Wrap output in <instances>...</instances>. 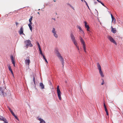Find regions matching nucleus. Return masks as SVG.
<instances>
[{
  "mask_svg": "<svg viewBox=\"0 0 123 123\" xmlns=\"http://www.w3.org/2000/svg\"><path fill=\"white\" fill-rule=\"evenodd\" d=\"M84 1L85 3H86H86H87L85 1V0H84Z\"/></svg>",
  "mask_w": 123,
  "mask_h": 123,
  "instance_id": "obj_49",
  "label": "nucleus"
},
{
  "mask_svg": "<svg viewBox=\"0 0 123 123\" xmlns=\"http://www.w3.org/2000/svg\"><path fill=\"white\" fill-rule=\"evenodd\" d=\"M8 109H9V110L10 111L11 110V108H10L9 107H8Z\"/></svg>",
  "mask_w": 123,
  "mask_h": 123,
  "instance_id": "obj_44",
  "label": "nucleus"
},
{
  "mask_svg": "<svg viewBox=\"0 0 123 123\" xmlns=\"http://www.w3.org/2000/svg\"><path fill=\"white\" fill-rule=\"evenodd\" d=\"M54 35L56 38H57L58 37V35L56 33L55 34H54Z\"/></svg>",
  "mask_w": 123,
  "mask_h": 123,
  "instance_id": "obj_24",
  "label": "nucleus"
},
{
  "mask_svg": "<svg viewBox=\"0 0 123 123\" xmlns=\"http://www.w3.org/2000/svg\"><path fill=\"white\" fill-rule=\"evenodd\" d=\"M70 7H71L72 8H73V9L74 10V7H73V6H70Z\"/></svg>",
  "mask_w": 123,
  "mask_h": 123,
  "instance_id": "obj_45",
  "label": "nucleus"
},
{
  "mask_svg": "<svg viewBox=\"0 0 123 123\" xmlns=\"http://www.w3.org/2000/svg\"><path fill=\"white\" fill-rule=\"evenodd\" d=\"M53 35L54 34H55V33H56V31L55 32L53 33Z\"/></svg>",
  "mask_w": 123,
  "mask_h": 123,
  "instance_id": "obj_46",
  "label": "nucleus"
},
{
  "mask_svg": "<svg viewBox=\"0 0 123 123\" xmlns=\"http://www.w3.org/2000/svg\"><path fill=\"white\" fill-rule=\"evenodd\" d=\"M25 62L26 64L29 66V64L30 62V57L29 56H28L26 58L25 60Z\"/></svg>",
  "mask_w": 123,
  "mask_h": 123,
  "instance_id": "obj_5",
  "label": "nucleus"
},
{
  "mask_svg": "<svg viewBox=\"0 0 123 123\" xmlns=\"http://www.w3.org/2000/svg\"><path fill=\"white\" fill-rule=\"evenodd\" d=\"M40 86L41 87V88L42 89H44V85L42 83H40Z\"/></svg>",
  "mask_w": 123,
  "mask_h": 123,
  "instance_id": "obj_13",
  "label": "nucleus"
},
{
  "mask_svg": "<svg viewBox=\"0 0 123 123\" xmlns=\"http://www.w3.org/2000/svg\"><path fill=\"white\" fill-rule=\"evenodd\" d=\"M12 115L14 116V117L16 115H15V114H14V112H13L12 113Z\"/></svg>",
  "mask_w": 123,
  "mask_h": 123,
  "instance_id": "obj_38",
  "label": "nucleus"
},
{
  "mask_svg": "<svg viewBox=\"0 0 123 123\" xmlns=\"http://www.w3.org/2000/svg\"><path fill=\"white\" fill-rule=\"evenodd\" d=\"M86 6H87L88 7V9L89 10H90V9L89 8V7L87 4V3H86Z\"/></svg>",
  "mask_w": 123,
  "mask_h": 123,
  "instance_id": "obj_31",
  "label": "nucleus"
},
{
  "mask_svg": "<svg viewBox=\"0 0 123 123\" xmlns=\"http://www.w3.org/2000/svg\"><path fill=\"white\" fill-rule=\"evenodd\" d=\"M33 81H34V84H35V78H34V77L33 78Z\"/></svg>",
  "mask_w": 123,
  "mask_h": 123,
  "instance_id": "obj_33",
  "label": "nucleus"
},
{
  "mask_svg": "<svg viewBox=\"0 0 123 123\" xmlns=\"http://www.w3.org/2000/svg\"><path fill=\"white\" fill-rule=\"evenodd\" d=\"M105 111L106 112V111H107V108H105Z\"/></svg>",
  "mask_w": 123,
  "mask_h": 123,
  "instance_id": "obj_40",
  "label": "nucleus"
},
{
  "mask_svg": "<svg viewBox=\"0 0 123 123\" xmlns=\"http://www.w3.org/2000/svg\"><path fill=\"white\" fill-rule=\"evenodd\" d=\"M74 45H75V46H76V48L78 49V50H79V47L78 46V44L77 43H76V44H74Z\"/></svg>",
  "mask_w": 123,
  "mask_h": 123,
  "instance_id": "obj_21",
  "label": "nucleus"
},
{
  "mask_svg": "<svg viewBox=\"0 0 123 123\" xmlns=\"http://www.w3.org/2000/svg\"><path fill=\"white\" fill-rule=\"evenodd\" d=\"M71 39L74 44H75L77 43L75 39V37L73 34H71L70 35Z\"/></svg>",
  "mask_w": 123,
  "mask_h": 123,
  "instance_id": "obj_8",
  "label": "nucleus"
},
{
  "mask_svg": "<svg viewBox=\"0 0 123 123\" xmlns=\"http://www.w3.org/2000/svg\"><path fill=\"white\" fill-rule=\"evenodd\" d=\"M4 88L0 87V95H3L4 96L5 95L4 94Z\"/></svg>",
  "mask_w": 123,
  "mask_h": 123,
  "instance_id": "obj_9",
  "label": "nucleus"
},
{
  "mask_svg": "<svg viewBox=\"0 0 123 123\" xmlns=\"http://www.w3.org/2000/svg\"><path fill=\"white\" fill-rule=\"evenodd\" d=\"M79 39L81 44L82 45L83 47L85 46V42L82 37L81 36H80L79 37Z\"/></svg>",
  "mask_w": 123,
  "mask_h": 123,
  "instance_id": "obj_7",
  "label": "nucleus"
},
{
  "mask_svg": "<svg viewBox=\"0 0 123 123\" xmlns=\"http://www.w3.org/2000/svg\"><path fill=\"white\" fill-rule=\"evenodd\" d=\"M77 27L81 31L80 32H81L82 31L83 33H84L82 29L80 26L77 25Z\"/></svg>",
  "mask_w": 123,
  "mask_h": 123,
  "instance_id": "obj_15",
  "label": "nucleus"
},
{
  "mask_svg": "<svg viewBox=\"0 0 123 123\" xmlns=\"http://www.w3.org/2000/svg\"><path fill=\"white\" fill-rule=\"evenodd\" d=\"M102 80L103 81L101 83V85H103L104 83V80L103 79H102Z\"/></svg>",
  "mask_w": 123,
  "mask_h": 123,
  "instance_id": "obj_29",
  "label": "nucleus"
},
{
  "mask_svg": "<svg viewBox=\"0 0 123 123\" xmlns=\"http://www.w3.org/2000/svg\"><path fill=\"white\" fill-rule=\"evenodd\" d=\"M111 15L112 18V21H114L115 22V19L114 17L113 16L112 14H111Z\"/></svg>",
  "mask_w": 123,
  "mask_h": 123,
  "instance_id": "obj_17",
  "label": "nucleus"
},
{
  "mask_svg": "<svg viewBox=\"0 0 123 123\" xmlns=\"http://www.w3.org/2000/svg\"><path fill=\"white\" fill-rule=\"evenodd\" d=\"M11 60L12 61V60H14V59H13V56H11Z\"/></svg>",
  "mask_w": 123,
  "mask_h": 123,
  "instance_id": "obj_28",
  "label": "nucleus"
},
{
  "mask_svg": "<svg viewBox=\"0 0 123 123\" xmlns=\"http://www.w3.org/2000/svg\"><path fill=\"white\" fill-rule=\"evenodd\" d=\"M106 114L107 115H109V114H108V111H106Z\"/></svg>",
  "mask_w": 123,
  "mask_h": 123,
  "instance_id": "obj_42",
  "label": "nucleus"
},
{
  "mask_svg": "<svg viewBox=\"0 0 123 123\" xmlns=\"http://www.w3.org/2000/svg\"><path fill=\"white\" fill-rule=\"evenodd\" d=\"M24 43L25 45V47L26 48H27L28 46L32 47L33 46V45L31 43V41L30 40H28L25 41H24Z\"/></svg>",
  "mask_w": 123,
  "mask_h": 123,
  "instance_id": "obj_2",
  "label": "nucleus"
},
{
  "mask_svg": "<svg viewBox=\"0 0 123 123\" xmlns=\"http://www.w3.org/2000/svg\"><path fill=\"white\" fill-rule=\"evenodd\" d=\"M42 55L43 56V58L44 59H46L44 56V55Z\"/></svg>",
  "mask_w": 123,
  "mask_h": 123,
  "instance_id": "obj_35",
  "label": "nucleus"
},
{
  "mask_svg": "<svg viewBox=\"0 0 123 123\" xmlns=\"http://www.w3.org/2000/svg\"><path fill=\"white\" fill-rule=\"evenodd\" d=\"M8 68L9 70L10 71H11V70H12L11 68V67L10 65H8Z\"/></svg>",
  "mask_w": 123,
  "mask_h": 123,
  "instance_id": "obj_22",
  "label": "nucleus"
},
{
  "mask_svg": "<svg viewBox=\"0 0 123 123\" xmlns=\"http://www.w3.org/2000/svg\"><path fill=\"white\" fill-rule=\"evenodd\" d=\"M39 49V50L40 51V54L42 55H43V53H42V50H41V48H40V49Z\"/></svg>",
  "mask_w": 123,
  "mask_h": 123,
  "instance_id": "obj_23",
  "label": "nucleus"
},
{
  "mask_svg": "<svg viewBox=\"0 0 123 123\" xmlns=\"http://www.w3.org/2000/svg\"><path fill=\"white\" fill-rule=\"evenodd\" d=\"M38 120L40 121V123H45V121L40 118H39Z\"/></svg>",
  "mask_w": 123,
  "mask_h": 123,
  "instance_id": "obj_14",
  "label": "nucleus"
},
{
  "mask_svg": "<svg viewBox=\"0 0 123 123\" xmlns=\"http://www.w3.org/2000/svg\"><path fill=\"white\" fill-rule=\"evenodd\" d=\"M68 5H69V6H71L70 4H68Z\"/></svg>",
  "mask_w": 123,
  "mask_h": 123,
  "instance_id": "obj_48",
  "label": "nucleus"
},
{
  "mask_svg": "<svg viewBox=\"0 0 123 123\" xmlns=\"http://www.w3.org/2000/svg\"><path fill=\"white\" fill-rule=\"evenodd\" d=\"M59 86H58L57 88V95L60 100H61L62 98L61 96V93L59 88Z\"/></svg>",
  "mask_w": 123,
  "mask_h": 123,
  "instance_id": "obj_4",
  "label": "nucleus"
},
{
  "mask_svg": "<svg viewBox=\"0 0 123 123\" xmlns=\"http://www.w3.org/2000/svg\"><path fill=\"white\" fill-rule=\"evenodd\" d=\"M36 43L37 44V45L38 46V48L39 49L41 48L40 46L39 43V42H36Z\"/></svg>",
  "mask_w": 123,
  "mask_h": 123,
  "instance_id": "obj_20",
  "label": "nucleus"
},
{
  "mask_svg": "<svg viewBox=\"0 0 123 123\" xmlns=\"http://www.w3.org/2000/svg\"><path fill=\"white\" fill-rule=\"evenodd\" d=\"M24 29L22 26L21 27L20 30L19 31V32L20 35L22 34H24L23 33Z\"/></svg>",
  "mask_w": 123,
  "mask_h": 123,
  "instance_id": "obj_10",
  "label": "nucleus"
},
{
  "mask_svg": "<svg viewBox=\"0 0 123 123\" xmlns=\"http://www.w3.org/2000/svg\"><path fill=\"white\" fill-rule=\"evenodd\" d=\"M5 122H4L3 123H8L7 120L6 119V120L5 121H4Z\"/></svg>",
  "mask_w": 123,
  "mask_h": 123,
  "instance_id": "obj_36",
  "label": "nucleus"
},
{
  "mask_svg": "<svg viewBox=\"0 0 123 123\" xmlns=\"http://www.w3.org/2000/svg\"><path fill=\"white\" fill-rule=\"evenodd\" d=\"M10 112H11V113L12 114V113L13 112V111H12L11 110L10 111Z\"/></svg>",
  "mask_w": 123,
  "mask_h": 123,
  "instance_id": "obj_43",
  "label": "nucleus"
},
{
  "mask_svg": "<svg viewBox=\"0 0 123 123\" xmlns=\"http://www.w3.org/2000/svg\"><path fill=\"white\" fill-rule=\"evenodd\" d=\"M55 52L56 54L57 55V56L60 60L62 63V64L63 66V64L64 63V59L62 58V57L60 53L59 52L58 49H56Z\"/></svg>",
  "mask_w": 123,
  "mask_h": 123,
  "instance_id": "obj_1",
  "label": "nucleus"
},
{
  "mask_svg": "<svg viewBox=\"0 0 123 123\" xmlns=\"http://www.w3.org/2000/svg\"><path fill=\"white\" fill-rule=\"evenodd\" d=\"M83 48L84 50V52L86 53V46H83Z\"/></svg>",
  "mask_w": 123,
  "mask_h": 123,
  "instance_id": "obj_26",
  "label": "nucleus"
},
{
  "mask_svg": "<svg viewBox=\"0 0 123 123\" xmlns=\"http://www.w3.org/2000/svg\"><path fill=\"white\" fill-rule=\"evenodd\" d=\"M56 31H55V29L54 28H53L52 30V32L53 33V32H55Z\"/></svg>",
  "mask_w": 123,
  "mask_h": 123,
  "instance_id": "obj_27",
  "label": "nucleus"
},
{
  "mask_svg": "<svg viewBox=\"0 0 123 123\" xmlns=\"http://www.w3.org/2000/svg\"><path fill=\"white\" fill-rule=\"evenodd\" d=\"M82 1H83L84 0H81Z\"/></svg>",
  "mask_w": 123,
  "mask_h": 123,
  "instance_id": "obj_53",
  "label": "nucleus"
},
{
  "mask_svg": "<svg viewBox=\"0 0 123 123\" xmlns=\"http://www.w3.org/2000/svg\"><path fill=\"white\" fill-rule=\"evenodd\" d=\"M85 23V25L86 28H87V30L88 31H89V29L90 28L89 26L87 25V23L86 21H85L84 22Z\"/></svg>",
  "mask_w": 123,
  "mask_h": 123,
  "instance_id": "obj_11",
  "label": "nucleus"
},
{
  "mask_svg": "<svg viewBox=\"0 0 123 123\" xmlns=\"http://www.w3.org/2000/svg\"><path fill=\"white\" fill-rule=\"evenodd\" d=\"M104 106L105 108H106V106L105 105V103H104Z\"/></svg>",
  "mask_w": 123,
  "mask_h": 123,
  "instance_id": "obj_41",
  "label": "nucleus"
},
{
  "mask_svg": "<svg viewBox=\"0 0 123 123\" xmlns=\"http://www.w3.org/2000/svg\"><path fill=\"white\" fill-rule=\"evenodd\" d=\"M45 61L47 62L46 64H48V62L47 61V59H44Z\"/></svg>",
  "mask_w": 123,
  "mask_h": 123,
  "instance_id": "obj_37",
  "label": "nucleus"
},
{
  "mask_svg": "<svg viewBox=\"0 0 123 123\" xmlns=\"http://www.w3.org/2000/svg\"><path fill=\"white\" fill-rule=\"evenodd\" d=\"M97 66L99 70V73L101 76L102 77H104V75L103 74V72L102 71L101 66L98 63H97Z\"/></svg>",
  "mask_w": 123,
  "mask_h": 123,
  "instance_id": "obj_3",
  "label": "nucleus"
},
{
  "mask_svg": "<svg viewBox=\"0 0 123 123\" xmlns=\"http://www.w3.org/2000/svg\"><path fill=\"white\" fill-rule=\"evenodd\" d=\"M97 1L99 3H100L103 6L105 7H106L104 5V4H103L102 2H101L99 0H97Z\"/></svg>",
  "mask_w": 123,
  "mask_h": 123,
  "instance_id": "obj_19",
  "label": "nucleus"
},
{
  "mask_svg": "<svg viewBox=\"0 0 123 123\" xmlns=\"http://www.w3.org/2000/svg\"><path fill=\"white\" fill-rule=\"evenodd\" d=\"M108 38L111 42L113 43L116 45H117V43L111 36H109L108 37Z\"/></svg>",
  "mask_w": 123,
  "mask_h": 123,
  "instance_id": "obj_6",
  "label": "nucleus"
},
{
  "mask_svg": "<svg viewBox=\"0 0 123 123\" xmlns=\"http://www.w3.org/2000/svg\"><path fill=\"white\" fill-rule=\"evenodd\" d=\"M28 26L29 27L30 30L32 31V27L31 25H30V24H28Z\"/></svg>",
  "mask_w": 123,
  "mask_h": 123,
  "instance_id": "obj_18",
  "label": "nucleus"
},
{
  "mask_svg": "<svg viewBox=\"0 0 123 123\" xmlns=\"http://www.w3.org/2000/svg\"><path fill=\"white\" fill-rule=\"evenodd\" d=\"M54 2H55V1H55V0H54Z\"/></svg>",
  "mask_w": 123,
  "mask_h": 123,
  "instance_id": "obj_52",
  "label": "nucleus"
},
{
  "mask_svg": "<svg viewBox=\"0 0 123 123\" xmlns=\"http://www.w3.org/2000/svg\"><path fill=\"white\" fill-rule=\"evenodd\" d=\"M10 71L11 72V73L12 74L13 76H14L13 74L12 70H11V71Z\"/></svg>",
  "mask_w": 123,
  "mask_h": 123,
  "instance_id": "obj_32",
  "label": "nucleus"
},
{
  "mask_svg": "<svg viewBox=\"0 0 123 123\" xmlns=\"http://www.w3.org/2000/svg\"><path fill=\"white\" fill-rule=\"evenodd\" d=\"M30 22V23L29 24H30V25H31L32 24V22Z\"/></svg>",
  "mask_w": 123,
  "mask_h": 123,
  "instance_id": "obj_39",
  "label": "nucleus"
},
{
  "mask_svg": "<svg viewBox=\"0 0 123 123\" xmlns=\"http://www.w3.org/2000/svg\"><path fill=\"white\" fill-rule=\"evenodd\" d=\"M111 31L113 33H115L116 32V30L114 28H113L112 26L111 27Z\"/></svg>",
  "mask_w": 123,
  "mask_h": 123,
  "instance_id": "obj_12",
  "label": "nucleus"
},
{
  "mask_svg": "<svg viewBox=\"0 0 123 123\" xmlns=\"http://www.w3.org/2000/svg\"><path fill=\"white\" fill-rule=\"evenodd\" d=\"M14 117H15V118L17 120H18V117H17L16 116H14Z\"/></svg>",
  "mask_w": 123,
  "mask_h": 123,
  "instance_id": "obj_34",
  "label": "nucleus"
},
{
  "mask_svg": "<svg viewBox=\"0 0 123 123\" xmlns=\"http://www.w3.org/2000/svg\"><path fill=\"white\" fill-rule=\"evenodd\" d=\"M16 25H17L18 24V23H17V22H16Z\"/></svg>",
  "mask_w": 123,
  "mask_h": 123,
  "instance_id": "obj_47",
  "label": "nucleus"
},
{
  "mask_svg": "<svg viewBox=\"0 0 123 123\" xmlns=\"http://www.w3.org/2000/svg\"><path fill=\"white\" fill-rule=\"evenodd\" d=\"M33 17L32 16H31V18L29 19V22H31V21L32 20V18Z\"/></svg>",
  "mask_w": 123,
  "mask_h": 123,
  "instance_id": "obj_25",
  "label": "nucleus"
},
{
  "mask_svg": "<svg viewBox=\"0 0 123 123\" xmlns=\"http://www.w3.org/2000/svg\"><path fill=\"white\" fill-rule=\"evenodd\" d=\"M12 63L13 64H14V63H15V61L14 60H12Z\"/></svg>",
  "mask_w": 123,
  "mask_h": 123,
  "instance_id": "obj_30",
  "label": "nucleus"
},
{
  "mask_svg": "<svg viewBox=\"0 0 123 123\" xmlns=\"http://www.w3.org/2000/svg\"><path fill=\"white\" fill-rule=\"evenodd\" d=\"M6 120V119L2 117H0V120L2 121H5Z\"/></svg>",
  "mask_w": 123,
  "mask_h": 123,
  "instance_id": "obj_16",
  "label": "nucleus"
},
{
  "mask_svg": "<svg viewBox=\"0 0 123 123\" xmlns=\"http://www.w3.org/2000/svg\"><path fill=\"white\" fill-rule=\"evenodd\" d=\"M15 63H14V64H13V65L14 66V67H15Z\"/></svg>",
  "mask_w": 123,
  "mask_h": 123,
  "instance_id": "obj_50",
  "label": "nucleus"
},
{
  "mask_svg": "<svg viewBox=\"0 0 123 123\" xmlns=\"http://www.w3.org/2000/svg\"><path fill=\"white\" fill-rule=\"evenodd\" d=\"M54 20H55V18H54V19H53Z\"/></svg>",
  "mask_w": 123,
  "mask_h": 123,
  "instance_id": "obj_54",
  "label": "nucleus"
},
{
  "mask_svg": "<svg viewBox=\"0 0 123 123\" xmlns=\"http://www.w3.org/2000/svg\"><path fill=\"white\" fill-rule=\"evenodd\" d=\"M37 13H38V14L39 15V14H40V13H39V12H37Z\"/></svg>",
  "mask_w": 123,
  "mask_h": 123,
  "instance_id": "obj_51",
  "label": "nucleus"
}]
</instances>
